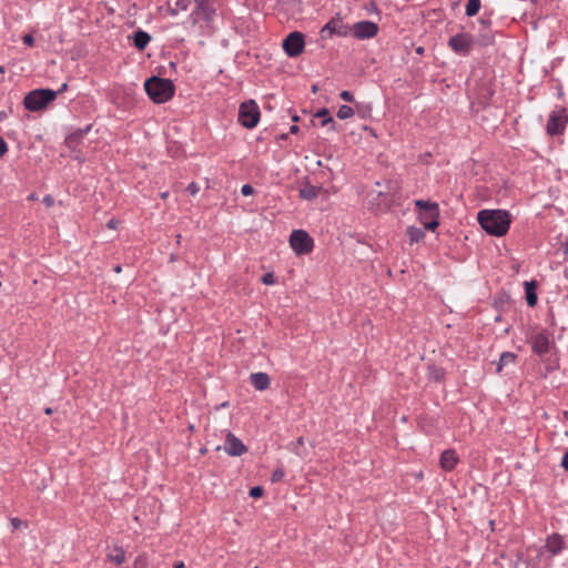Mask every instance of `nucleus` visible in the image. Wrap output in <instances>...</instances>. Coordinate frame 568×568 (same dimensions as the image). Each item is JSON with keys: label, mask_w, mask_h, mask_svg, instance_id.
Here are the masks:
<instances>
[{"label": "nucleus", "mask_w": 568, "mask_h": 568, "mask_svg": "<svg viewBox=\"0 0 568 568\" xmlns=\"http://www.w3.org/2000/svg\"><path fill=\"white\" fill-rule=\"evenodd\" d=\"M67 87H68L67 83H63L61 89L59 90V92H63L67 89ZM55 92L58 93V91H55Z\"/></svg>", "instance_id": "41"}, {"label": "nucleus", "mask_w": 568, "mask_h": 568, "mask_svg": "<svg viewBox=\"0 0 568 568\" xmlns=\"http://www.w3.org/2000/svg\"><path fill=\"white\" fill-rule=\"evenodd\" d=\"M108 559L115 565H122L126 559L124 549L120 546H114L109 550Z\"/></svg>", "instance_id": "18"}, {"label": "nucleus", "mask_w": 568, "mask_h": 568, "mask_svg": "<svg viewBox=\"0 0 568 568\" xmlns=\"http://www.w3.org/2000/svg\"><path fill=\"white\" fill-rule=\"evenodd\" d=\"M525 292H526V301L529 306H535L537 304V294H536V285L534 282L525 283Z\"/></svg>", "instance_id": "19"}, {"label": "nucleus", "mask_w": 568, "mask_h": 568, "mask_svg": "<svg viewBox=\"0 0 568 568\" xmlns=\"http://www.w3.org/2000/svg\"><path fill=\"white\" fill-rule=\"evenodd\" d=\"M546 129L550 135L559 134L564 130L562 116L557 112H552L549 116Z\"/></svg>", "instance_id": "14"}, {"label": "nucleus", "mask_w": 568, "mask_h": 568, "mask_svg": "<svg viewBox=\"0 0 568 568\" xmlns=\"http://www.w3.org/2000/svg\"><path fill=\"white\" fill-rule=\"evenodd\" d=\"M264 489L261 486H255L251 488L250 496L253 498H260L263 496Z\"/></svg>", "instance_id": "28"}, {"label": "nucleus", "mask_w": 568, "mask_h": 568, "mask_svg": "<svg viewBox=\"0 0 568 568\" xmlns=\"http://www.w3.org/2000/svg\"><path fill=\"white\" fill-rule=\"evenodd\" d=\"M448 45L455 53L467 55L473 48V38L467 33H458L449 39Z\"/></svg>", "instance_id": "8"}, {"label": "nucleus", "mask_w": 568, "mask_h": 568, "mask_svg": "<svg viewBox=\"0 0 568 568\" xmlns=\"http://www.w3.org/2000/svg\"><path fill=\"white\" fill-rule=\"evenodd\" d=\"M223 449L230 455V456H241L244 453H246V447L242 443L240 438H237L233 433L229 432L226 434V438L224 442Z\"/></svg>", "instance_id": "9"}, {"label": "nucleus", "mask_w": 568, "mask_h": 568, "mask_svg": "<svg viewBox=\"0 0 568 568\" xmlns=\"http://www.w3.org/2000/svg\"><path fill=\"white\" fill-rule=\"evenodd\" d=\"M22 41L28 47H32L34 44V38L31 34L23 36Z\"/></svg>", "instance_id": "34"}, {"label": "nucleus", "mask_w": 568, "mask_h": 568, "mask_svg": "<svg viewBox=\"0 0 568 568\" xmlns=\"http://www.w3.org/2000/svg\"><path fill=\"white\" fill-rule=\"evenodd\" d=\"M57 97V92L50 89H37L29 92L23 101L29 111H40L44 109Z\"/></svg>", "instance_id": "3"}, {"label": "nucleus", "mask_w": 568, "mask_h": 568, "mask_svg": "<svg viewBox=\"0 0 568 568\" xmlns=\"http://www.w3.org/2000/svg\"><path fill=\"white\" fill-rule=\"evenodd\" d=\"M168 196H169V193H168V192H163V193L161 194V197H162L163 200H165Z\"/></svg>", "instance_id": "43"}, {"label": "nucleus", "mask_w": 568, "mask_h": 568, "mask_svg": "<svg viewBox=\"0 0 568 568\" xmlns=\"http://www.w3.org/2000/svg\"><path fill=\"white\" fill-rule=\"evenodd\" d=\"M144 89L154 103H164L174 95V84L169 79L152 77L144 83Z\"/></svg>", "instance_id": "2"}, {"label": "nucleus", "mask_w": 568, "mask_h": 568, "mask_svg": "<svg viewBox=\"0 0 568 568\" xmlns=\"http://www.w3.org/2000/svg\"><path fill=\"white\" fill-rule=\"evenodd\" d=\"M133 568H149L146 554H140L133 561Z\"/></svg>", "instance_id": "26"}, {"label": "nucleus", "mask_w": 568, "mask_h": 568, "mask_svg": "<svg viewBox=\"0 0 568 568\" xmlns=\"http://www.w3.org/2000/svg\"><path fill=\"white\" fill-rule=\"evenodd\" d=\"M44 413H45L47 415L52 414V408H50V407L45 408Z\"/></svg>", "instance_id": "42"}, {"label": "nucleus", "mask_w": 568, "mask_h": 568, "mask_svg": "<svg viewBox=\"0 0 568 568\" xmlns=\"http://www.w3.org/2000/svg\"><path fill=\"white\" fill-rule=\"evenodd\" d=\"M318 119H322V125H326L327 123H334L333 118L327 109H322L316 113Z\"/></svg>", "instance_id": "25"}, {"label": "nucleus", "mask_w": 568, "mask_h": 568, "mask_svg": "<svg viewBox=\"0 0 568 568\" xmlns=\"http://www.w3.org/2000/svg\"><path fill=\"white\" fill-rule=\"evenodd\" d=\"M562 416H564L565 420H568V410H565V412L562 413Z\"/></svg>", "instance_id": "44"}, {"label": "nucleus", "mask_w": 568, "mask_h": 568, "mask_svg": "<svg viewBox=\"0 0 568 568\" xmlns=\"http://www.w3.org/2000/svg\"><path fill=\"white\" fill-rule=\"evenodd\" d=\"M561 466L568 470V452L562 457Z\"/></svg>", "instance_id": "37"}, {"label": "nucleus", "mask_w": 568, "mask_h": 568, "mask_svg": "<svg viewBox=\"0 0 568 568\" xmlns=\"http://www.w3.org/2000/svg\"><path fill=\"white\" fill-rule=\"evenodd\" d=\"M305 48V41L303 33L298 31L291 32L283 40V50L284 52L291 57L295 58L303 53Z\"/></svg>", "instance_id": "7"}, {"label": "nucleus", "mask_w": 568, "mask_h": 568, "mask_svg": "<svg viewBox=\"0 0 568 568\" xmlns=\"http://www.w3.org/2000/svg\"><path fill=\"white\" fill-rule=\"evenodd\" d=\"M517 355L511 352H504L500 355L499 363L497 365V372H501L504 366H507L509 364H514L516 362Z\"/></svg>", "instance_id": "22"}, {"label": "nucleus", "mask_w": 568, "mask_h": 568, "mask_svg": "<svg viewBox=\"0 0 568 568\" xmlns=\"http://www.w3.org/2000/svg\"><path fill=\"white\" fill-rule=\"evenodd\" d=\"M457 463L458 456L454 449H446L440 455L439 464L440 467L446 471L454 469Z\"/></svg>", "instance_id": "13"}, {"label": "nucleus", "mask_w": 568, "mask_h": 568, "mask_svg": "<svg viewBox=\"0 0 568 568\" xmlns=\"http://www.w3.org/2000/svg\"><path fill=\"white\" fill-rule=\"evenodd\" d=\"M106 225H108V227H110V229H116V226H118V221H116V220H114V219H111V220L108 222V224H106Z\"/></svg>", "instance_id": "38"}, {"label": "nucleus", "mask_w": 568, "mask_h": 568, "mask_svg": "<svg viewBox=\"0 0 568 568\" xmlns=\"http://www.w3.org/2000/svg\"><path fill=\"white\" fill-rule=\"evenodd\" d=\"M290 245L297 255H304L313 251L314 241L307 232L295 230L290 235Z\"/></svg>", "instance_id": "6"}, {"label": "nucleus", "mask_w": 568, "mask_h": 568, "mask_svg": "<svg viewBox=\"0 0 568 568\" xmlns=\"http://www.w3.org/2000/svg\"><path fill=\"white\" fill-rule=\"evenodd\" d=\"M254 192V189L252 187V185L250 184H244L241 189V193L244 195V196H248V195H252Z\"/></svg>", "instance_id": "32"}, {"label": "nucleus", "mask_w": 568, "mask_h": 568, "mask_svg": "<svg viewBox=\"0 0 568 568\" xmlns=\"http://www.w3.org/2000/svg\"><path fill=\"white\" fill-rule=\"evenodd\" d=\"M298 128L296 125H293L290 130L291 133H296Z\"/></svg>", "instance_id": "40"}, {"label": "nucleus", "mask_w": 568, "mask_h": 568, "mask_svg": "<svg viewBox=\"0 0 568 568\" xmlns=\"http://www.w3.org/2000/svg\"><path fill=\"white\" fill-rule=\"evenodd\" d=\"M184 567H185V565H184V562H183V561H176V562L174 564V566H173V568H184Z\"/></svg>", "instance_id": "39"}, {"label": "nucleus", "mask_w": 568, "mask_h": 568, "mask_svg": "<svg viewBox=\"0 0 568 568\" xmlns=\"http://www.w3.org/2000/svg\"><path fill=\"white\" fill-rule=\"evenodd\" d=\"M262 282L265 285H273V284H275L276 283V278H275L274 273L268 272V273L264 274L263 277H262Z\"/></svg>", "instance_id": "27"}, {"label": "nucleus", "mask_w": 568, "mask_h": 568, "mask_svg": "<svg viewBox=\"0 0 568 568\" xmlns=\"http://www.w3.org/2000/svg\"><path fill=\"white\" fill-rule=\"evenodd\" d=\"M114 271H115L116 273H120V272H121V266H116V267L114 268Z\"/></svg>", "instance_id": "46"}, {"label": "nucleus", "mask_w": 568, "mask_h": 568, "mask_svg": "<svg viewBox=\"0 0 568 568\" xmlns=\"http://www.w3.org/2000/svg\"><path fill=\"white\" fill-rule=\"evenodd\" d=\"M415 206L422 212L419 214V221L426 230L435 231L439 225V207L435 202H427L424 200H416Z\"/></svg>", "instance_id": "4"}, {"label": "nucleus", "mask_w": 568, "mask_h": 568, "mask_svg": "<svg viewBox=\"0 0 568 568\" xmlns=\"http://www.w3.org/2000/svg\"><path fill=\"white\" fill-rule=\"evenodd\" d=\"M480 9V0H468L466 4V14L468 17L476 16Z\"/></svg>", "instance_id": "23"}, {"label": "nucleus", "mask_w": 568, "mask_h": 568, "mask_svg": "<svg viewBox=\"0 0 568 568\" xmlns=\"http://www.w3.org/2000/svg\"><path fill=\"white\" fill-rule=\"evenodd\" d=\"M341 99L346 101V102H353L354 101V95L352 92L349 91H342L341 94H339Z\"/></svg>", "instance_id": "30"}, {"label": "nucleus", "mask_w": 568, "mask_h": 568, "mask_svg": "<svg viewBox=\"0 0 568 568\" xmlns=\"http://www.w3.org/2000/svg\"><path fill=\"white\" fill-rule=\"evenodd\" d=\"M378 27L372 21H361L354 24L353 34L357 39H369L377 34Z\"/></svg>", "instance_id": "10"}, {"label": "nucleus", "mask_w": 568, "mask_h": 568, "mask_svg": "<svg viewBox=\"0 0 568 568\" xmlns=\"http://www.w3.org/2000/svg\"><path fill=\"white\" fill-rule=\"evenodd\" d=\"M251 384L257 390H265L270 387L271 378L266 373H254L250 376Z\"/></svg>", "instance_id": "15"}, {"label": "nucleus", "mask_w": 568, "mask_h": 568, "mask_svg": "<svg viewBox=\"0 0 568 568\" xmlns=\"http://www.w3.org/2000/svg\"><path fill=\"white\" fill-rule=\"evenodd\" d=\"M53 202H54V201H53V197H52V196H50V195H47V196H44V197H43V203H44L47 206H51V205H53Z\"/></svg>", "instance_id": "36"}, {"label": "nucleus", "mask_w": 568, "mask_h": 568, "mask_svg": "<svg viewBox=\"0 0 568 568\" xmlns=\"http://www.w3.org/2000/svg\"><path fill=\"white\" fill-rule=\"evenodd\" d=\"M8 152L7 142L0 136V158H2Z\"/></svg>", "instance_id": "33"}, {"label": "nucleus", "mask_w": 568, "mask_h": 568, "mask_svg": "<svg viewBox=\"0 0 568 568\" xmlns=\"http://www.w3.org/2000/svg\"><path fill=\"white\" fill-rule=\"evenodd\" d=\"M532 352L541 356L549 351L550 339L545 332L537 333L531 337Z\"/></svg>", "instance_id": "11"}, {"label": "nucleus", "mask_w": 568, "mask_h": 568, "mask_svg": "<svg viewBox=\"0 0 568 568\" xmlns=\"http://www.w3.org/2000/svg\"><path fill=\"white\" fill-rule=\"evenodd\" d=\"M186 190L191 195H196L200 191V186L196 183L192 182L187 185Z\"/></svg>", "instance_id": "31"}, {"label": "nucleus", "mask_w": 568, "mask_h": 568, "mask_svg": "<svg viewBox=\"0 0 568 568\" xmlns=\"http://www.w3.org/2000/svg\"><path fill=\"white\" fill-rule=\"evenodd\" d=\"M320 191V187L307 184L300 190V195L304 200H313L318 195Z\"/></svg>", "instance_id": "20"}, {"label": "nucleus", "mask_w": 568, "mask_h": 568, "mask_svg": "<svg viewBox=\"0 0 568 568\" xmlns=\"http://www.w3.org/2000/svg\"><path fill=\"white\" fill-rule=\"evenodd\" d=\"M150 41H151L150 34L143 30H138L133 34V43H134V47L139 51L144 50L148 47V44L150 43Z\"/></svg>", "instance_id": "17"}, {"label": "nucleus", "mask_w": 568, "mask_h": 568, "mask_svg": "<svg viewBox=\"0 0 568 568\" xmlns=\"http://www.w3.org/2000/svg\"><path fill=\"white\" fill-rule=\"evenodd\" d=\"M354 110L353 108L348 106V105H342L339 106L338 111H337V116L338 119L341 120H346V119H349L354 115Z\"/></svg>", "instance_id": "24"}, {"label": "nucleus", "mask_w": 568, "mask_h": 568, "mask_svg": "<svg viewBox=\"0 0 568 568\" xmlns=\"http://www.w3.org/2000/svg\"><path fill=\"white\" fill-rule=\"evenodd\" d=\"M283 477H284V471H283V469H281V468L275 469V470L273 471V474H272V480H273V481L282 480V479H283Z\"/></svg>", "instance_id": "29"}, {"label": "nucleus", "mask_w": 568, "mask_h": 568, "mask_svg": "<svg viewBox=\"0 0 568 568\" xmlns=\"http://www.w3.org/2000/svg\"><path fill=\"white\" fill-rule=\"evenodd\" d=\"M547 551L551 555L559 554L564 548V539L558 534L550 535L546 540Z\"/></svg>", "instance_id": "16"}, {"label": "nucleus", "mask_w": 568, "mask_h": 568, "mask_svg": "<svg viewBox=\"0 0 568 568\" xmlns=\"http://www.w3.org/2000/svg\"><path fill=\"white\" fill-rule=\"evenodd\" d=\"M261 112L254 100L243 102L239 109V122L247 128L253 129L260 121Z\"/></svg>", "instance_id": "5"}, {"label": "nucleus", "mask_w": 568, "mask_h": 568, "mask_svg": "<svg viewBox=\"0 0 568 568\" xmlns=\"http://www.w3.org/2000/svg\"><path fill=\"white\" fill-rule=\"evenodd\" d=\"M10 523L13 529H19L23 524L19 518H11Z\"/></svg>", "instance_id": "35"}, {"label": "nucleus", "mask_w": 568, "mask_h": 568, "mask_svg": "<svg viewBox=\"0 0 568 568\" xmlns=\"http://www.w3.org/2000/svg\"><path fill=\"white\" fill-rule=\"evenodd\" d=\"M477 221L489 235L504 236L510 227L511 216L506 210H481Z\"/></svg>", "instance_id": "1"}, {"label": "nucleus", "mask_w": 568, "mask_h": 568, "mask_svg": "<svg viewBox=\"0 0 568 568\" xmlns=\"http://www.w3.org/2000/svg\"><path fill=\"white\" fill-rule=\"evenodd\" d=\"M321 34L323 38L326 37V34L329 37L333 34L345 37L347 36V28L343 24L342 20L332 19L322 28Z\"/></svg>", "instance_id": "12"}, {"label": "nucleus", "mask_w": 568, "mask_h": 568, "mask_svg": "<svg viewBox=\"0 0 568 568\" xmlns=\"http://www.w3.org/2000/svg\"><path fill=\"white\" fill-rule=\"evenodd\" d=\"M406 233H407V236L409 237V242L412 244L422 241L425 236L424 230L420 227H416V226H409L407 229Z\"/></svg>", "instance_id": "21"}, {"label": "nucleus", "mask_w": 568, "mask_h": 568, "mask_svg": "<svg viewBox=\"0 0 568 568\" xmlns=\"http://www.w3.org/2000/svg\"><path fill=\"white\" fill-rule=\"evenodd\" d=\"M565 253L568 255V241L566 242V245H565Z\"/></svg>", "instance_id": "45"}]
</instances>
